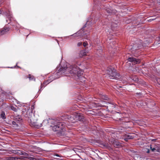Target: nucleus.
<instances>
[{
  "label": "nucleus",
  "mask_w": 160,
  "mask_h": 160,
  "mask_svg": "<svg viewBox=\"0 0 160 160\" xmlns=\"http://www.w3.org/2000/svg\"><path fill=\"white\" fill-rule=\"evenodd\" d=\"M11 108L12 110L14 111L17 112V109L16 108L12 106L11 107Z\"/></svg>",
  "instance_id": "obj_21"
},
{
  "label": "nucleus",
  "mask_w": 160,
  "mask_h": 160,
  "mask_svg": "<svg viewBox=\"0 0 160 160\" xmlns=\"http://www.w3.org/2000/svg\"><path fill=\"white\" fill-rule=\"evenodd\" d=\"M18 158L16 157H8L6 158L7 160H17Z\"/></svg>",
  "instance_id": "obj_13"
},
{
  "label": "nucleus",
  "mask_w": 160,
  "mask_h": 160,
  "mask_svg": "<svg viewBox=\"0 0 160 160\" xmlns=\"http://www.w3.org/2000/svg\"><path fill=\"white\" fill-rule=\"evenodd\" d=\"M22 120L20 116H18L17 118H15L14 121L12 122V124L15 126H18V123H19Z\"/></svg>",
  "instance_id": "obj_6"
},
{
  "label": "nucleus",
  "mask_w": 160,
  "mask_h": 160,
  "mask_svg": "<svg viewBox=\"0 0 160 160\" xmlns=\"http://www.w3.org/2000/svg\"><path fill=\"white\" fill-rule=\"evenodd\" d=\"M131 79L135 82L138 81V79L136 77H132L131 78Z\"/></svg>",
  "instance_id": "obj_18"
},
{
  "label": "nucleus",
  "mask_w": 160,
  "mask_h": 160,
  "mask_svg": "<svg viewBox=\"0 0 160 160\" xmlns=\"http://www.w3.org/2000/svg\"><path fill=\"white\" fill-rule=\"evenodd\" d=\"M28 158L31 160H34L35 159L34 158L31 157H28Z\"/></svg>",
  "instance_id": "obj_30"
},
{
  "label": "nucleus",
  "mask_w": 160,
  "mask_h": 160,
  "mask_svg": "<svg viewBox=\"0 0 160 160\" xmlns=\"http://www.w3.org/2000/svg\"><path fill=\"white\" fill-rule=\"evenodd\" d=\"M97 54H101L102 52V48L101 47H98V48L97 49Z\"/></svg>",
  "instance_id": "obj_11"
},
{
  "label": "nucleus",
  "mask_w": 160,
  "mask_h": 160,
  "mask_svg": "<svg viewBox=\"0 0 160 160\" xmlns=\"http://www.w3.org/2000/svg\"><path fill=\"white\" fill-rule=\"evenodd\" d=\"M135 137L134 134L130 133L128 134H126L125 135L124 140L127 141L128 139H132Z\"/></svg>",
  "instance_id": "obj_8"
},
{
  "label": "nucleus",
  "mask_w": 160,
  "mask_h": 160,
  "mask_svg": "<svg viewBox=\"0 0 160 160\" xmlns=\"http://www.w3.org/2000/svg\"><path fill=\"white\" fill-rule=\"evenodd\" d=\"M80 54L82 56H85L87 55V53L85 51L83 50L81 51Z\"/></svg>",
  "instance_id": "obj_16"
},
{
  "label": "nucleus",
  "mask_w": 160,
  "mask_h": 160,
  "mask_svg": "<svg viewBox=\"0 0 160 160\" xmlns=\"http://www.w3.org/2000/svg\"><path fill=\"white\" fill-rule=\"evenodd\" d=\"M73 118L76 120L82 121L84 118L83 115L79 113H75L74 114Z\"/></svg>",
  "instance_id": "obj_5"
},
{
  "label": "nucleus",
  "mask_w": 160,
  "mask_h": 160,
  "mask_svg": "<svg viewBox=\"0 0 160 160\" xmlns=\"http://www.w3.org/2000/svg\"><path fill=\"white\" fill-rule=\"evenodd\" d=\"M101 98L103 99L107 100L108 98V97L106 95H102L101 94Z\"/></svg>",
  "instance_id": "obj_17"
},
{
  "label": "nucleus",
  "mask_w": 160,
  "mask_h": 160,
  "mask_svg": "<svg viewBox=\"0 0 160 160\" xmlns=\"http://www.w3.org/2000/svg\"><path fill=\"white\" fill-rule=\"evenodd\" d=\"M9 30V28L8 27H5L1 31L0 33L1 35H2Z\"/></svg>",
  "instance_id": "obj_10"
},
{
  "label": "nucleus",
  "mask_w": 160,
  "mask_h": 160,
  "mask_svg": "<svg viewBox=\"0 0 160 160\" xmlns=\"http://www.w3.org/2000/svg\"><path fill=\"white\" fill-rule=\"evenodd\" d=\"M128 60L130 62H132L134 64H138L140 62L139 59H136L134 58H128Z\"/></svg>",
  "instance_id": "obj_7"
},
{
  "label": "nucleus",
  "mask_w": 160,
  "mask_h": 160,
  "mask_svg": "<svg viewBox=\"0 0 160 160\" xmlns=\"http://www.w3.org/2000/svg\"><path fill=\"white\" fill-rule=\"evenodd\" d=\"M150 148L152 150V151H154L155 149L154 148H152V145H151L150 146Z\"/></svg>",
  "instance_id": "obj_23"
},
{
  "label": "nucleus",
  "mask_w": 160,
  "mask_h": 160,
  "mask_svg": "<svg viewBox=\"0 0 160 160\" xmlns=\"http://www.w3.org/2000/svg\"><path fill=\"white\" fill-rule=\"evenodd\" d=\"M29 78L30 80H34V81H35V79L34 78L33 76H29Z\"/></svg>",
  "instance_id": "obj_22"
},
{
  "label": "nucleus",
  "mask_w": 160,
  "mask_h": 160,
  "mask_svg": "<svg viewBox=\"0 0 160 160\" xmlns=\"http://www.w3.org/2000/svg\"><path fill=\"white\" fill-rule=\"evenodd\" d=\"M147 152H149V150H148V151Z\"/></svg>",
  "instance_id": "obj_37"
},
{
  "label": "nucleus",
  "mask_w": 160,
  "mask_h": 160,
  "mask_svg": "<svg viewBox=\"0 0 160 160\" xmlns=\"http://www.w3.org/2000/svg\"><path fill=\"white\" fill-rule=\"evenodd\" d=\"M157 82L160 85V78H158L157 80Z\"/></svg>",
  "instance_id": "obj_27"
},
{
  "label": "nucleus",
  "mask_w": 160,
  "mask_h": 160,
  "mask_svg": "<svg viewBox=\"0 0 160 160\" xmlns=\"http://www.w3.org/2000/svg\"><path fill=\"white\" fill-rule=\"evenodd\" d=\"M85 27H86V26L85 25L84 27L81 29V30H80V31H78V32H77L76 33H75L74 34H73V35L74 36H76V35H78V36H84V37L85 38H86L87 39H88V38H87V37H88V35H86V36H85V34H83V35H82V34H80V33H82V31H83V28Z\"/></svg>",
  "instance_id": "obj_9"
},
{
  "label": "nucleus",
  "mask_w": 160,
  "mask_h": 160,
  "mask_svg": "<svg viewBox=\"0 0 160 160\" xmlns=\"http://www.w3.org/2000/svg\"><path fill=\"white\" fill-rule=\"evenodd\" d=\"M22 154L24 155H28V154L26 153H23Z\"/></svg>",
  "instance_id": "obj_31"
},
{
  "label": "nucleus",
  "mask_w": 160,
  "mask_h": 160,
  "mask_svg": "<svg viewBox=\"0 0 160 160\" xmlns=\"http://www.w3.org/2000/svg\"><path fill=\"white\" fill-rule=\"evenodd\" d=\"M55 156H58V157H60L59 155V154H56L55 155Z\"/></svg>",
  "instance_id": "obj_32"
},
{
  "label": "nucleus",
  "mask_w": 160,
  "mask_h": 160,
  "mask_svg": "<svg viewBox=\"0 0 160 160\" xmlns=\"http://www.w3.org/2000/svg\"><path fill=\"white\" fill-rule=\"evenodd\" d=\"M112 105H113V106H114V104H112ZM112 107H114V106H113Z\"/></svg>",
  "instance_id": "obj_36"
},
{
  "label": "nucleus",
  "mask_w": 160,
  "mask_h": 160,
  "mask_svg": "<svg viewBox=\"0 0 160 160\" xmlns=\"http://www.w3.org/2000/svg\"><path fill=\"white\" fill-rule=\"evenodd\" d=\"M6 15L8 17V18H11L12 17V13L10 12V11H8V12H7V14Z\"/></svg>",
  "instance_id": "obj_15"
},
{
  "label": "nucleus",
  "mask_w": 160,
  "mask_h": 160,
  "mask_svg": "<svg viewBox=\"0 0 160 160\" xmlns=\"http://www.w3.org/2000/svg\"><path fill=\"white\" fill-rule=\"evenodd\" d=\"M136 46L137 45L136 44L134 45L132 47V46H130L129 47V49L131 51V52L134 55V56L137 57V55H136V53L135 52L138 49H139L142 46V44H140L138 46H137V48L138 49L136 48Z\"/></svg>",
  "instance_id": "obj_4"
},
{
  "label": "nucleus",
  "mask_w": 160,
  "mask_h": 160,
  "mask_svg": "<svg viewBox=\"0 0 160 160\" xmlns=\"http://www.w3.org/2000/svg\"><path fill=\"white\" fill-rule=\"evenodd\" d=\"M1 13H2V12H1V11L0 10V14Z\"/></svg>",
  "instance_id": "obj_34"
},
{
  "label": "nucleus",
  "mask_w": 160,
  "mask_h": 160,
  "mask_svg": "<svg viewBox=\"0 0 160 160\" xmlns=\"http://www.w3.org/2000/svg\"><path fill=\"white\" fill-rule=\"evenodd\" d=\"M45 86H44V85L43 84H41V88H40V90H41V88L43 87H44Z\"/></svg>",
  "instance_id": "obj_29"
},
{
  "label": "nucleus",
  "mask_w": 160,
  "mask_h": 160,
  "mask_svg": "<svg viewBox=\"0 0 160 160\" xmlns=\"http://www.w3.org/2000/svg\"><path fill=\"white\" fill-rule=\"evenodd\" d=\"M155 19V18H151L150 19L148 20V22H151L152 21L154 20Z\"/></svg>",
  "instance_id": "obj_26"
},
{
  "label": "nucleus",
  "mask_w": 160,
  "mask_h": 160,
  "mask_svg": "<svg viewBox=\"0 0 160 160\" xmlns=\"http://www.w3.org/2000/svg\"><path fill=\"white\" fill-rule=\"evenodd\" d=\"M50 122L54 125L53 126H51L52 127V129L54 131H58L62 129V126L63 125L62 122H59L58 120H52L50 121Z\"/></svg>",
  "instance_id": "obj_3"
},
{
  "label": "nucleus",
  "mask_w": 160,
  "mask_h": 160,
  "mask_svg": "<svg viewBox=\"0 0 160 160\" xmlns=\"http://www.w3.org/2000/svg\"><path fill=\"white\" fill-rule=\"evenodd\" d=\"M116 113L117 114H118V113H119V112H116Z\"/></svg>",
  "instance_id": "obj_38"
},
{
  "label": "nucleus",
  "mask_w": 160,
  "mask_h": 160,
  "mask_svg": "<svg viewBox=\"0 0 160 160\" xmlns=\"http://www.w3.org/2000/svg\"><path fill=\"white\" fill-rule=\"evenodd\" d=\"M46 122L47 123H48V120H44V121H43V122L41 124H42V125L43 124L44 125L45 124H44V122Z\"/></svg>",
  "instance_id": "obj_24"
},
{
  "label": "nucleus",
  "mask_w": 160,
  "mask_h": 160,
  "mask_svg": "<svg viewBox=\"0 0 160 160\" xmlns=\"http://www.w3.org/2000/svg\"><path fill=\"white\" fill-rule=\"evenodd\" d=\"M83 74V71L77 66L71 65L67 62L62 66L56 73L57 75L61 74L62 75L74 76L76 79L81 78Z\"/></svg>",
  "instance_id": "obj_1"
},
{
  "label": "nucleus",
  "mask_w": 160,
  "mask_h": 160,
  "mask_svg": "<svg viewBox=\"0 0 160 160\" xmlns=\"http://www.w3.org/2000/svg\"><path fill=\"white\" fill-rule=\"evenodd\" d=\"M113 145L114 147L116 148H120L121 146V144L119 142L116 141L114 142Z\"/></svg>",
  "instance_id": "obj_12"
},
{
  "label": "nucleus",
  "mask_w": 160,
  "mask_h": 160,
  "mask_svg": "<svg viewBox=\"0 0 160 160\" xmlns=\"http://www.w3.org/2000/svg\"><path fill=\"white\" fill-rule=\"evenodd\" d=\"M109 48V49H111V48H110H110Z\"/></svg>",
  "instance_id": "obj_40"
},
{
  "label": "nucleus",
  "mask_w": 160,
  "mask_h": 160,
  "mask_svg": "<svg viewBox=\"0 0 160 160\" xmlns=\"http://www.w3.org/2000/svg\"><path fill=\"white\" fill-rule=\"evenodd\" d=\"M52 80H48L47 81H45L44 82L43 84H45L46 85L47 84H48L49 82L52 81Z\"/></svg>",
  "instance_id": "obj_20"
},
{
  "label": "nucleus",
  "mask_w": 160,
  "mask_h": 160,
  "mask_svg": "<svg viewBox=\"0 0 160 160\" xmlns=\"http://www.w3.org/2000/svg\"><path fill=\"white\" fill-rule=\"evenodd\" d=\"M60 76H58V77H57L56 78H59V77H60Z\"/></svg>",
  "instance_id": "obj_35"
},
{
  "label": "nucleus",
  "mask_w": 160,
  "mask_h": 160,
  "mask_svg": "<svg viewBox=\"0 0 160 160\" xmlns=\"http://www.w3.org/2000/svg\"><path fill=\"white\" fill-rule=\"evenodd\" d=\"M115 43V42H111L109 44H110V47H111V48H112V45H114Z\"/></svg>",
  "instance_id": "obj_19"
},
{
  "label": "nucleus",
  "mask_w": 160,
  "mask_h": 160,
  "mask_svg": "<svg viewBox=\"0 0 160 160\" xmlns=\"http://www.w3.org/2000/svg\"><path fill=\"white\" fill-rule=\"evenodd\" d=\"M87 45V43L86 42H84L83 43V46L84 47H86Z\"/></svg>",
  "instance_id": "obj_28"
},
{
  "label": "nucleus",
  "mask_w": 160,
  "mask_h": 160,
  "mask_svg": "<svg viewBox=\"0 0 160 160\" xmlns=\"http://www.w3.org/2000/svg\"><path fill=\"white\" fill-rule=\"evenodd\" d=\"M82 45V42H79L77 44V46L78 47H79Z\"/></svg>",
  "instance_id": "obj_25"
},
{
  "label": "nucleus",
  "mask_w": 160,
  "mask_h": 160,
  "mask_svg": "<svg viewBox=\"0 0 160 160\" xmlns=\"http://www.w3.org/2000/svg\"><path fill=\"white\" fill-rule=\"evenodd\" d=\"M0 117L2 118V119H5L6 117L5 116V113L3 112H2L0 114Z\"/></svg>",
  "instance_id": "obj_14"
},
{
  "label": "nucleus",
  "mask_w": 160,
  "mask_h": 160,
  "mask_svg": "<svg viewBox=\"0 0 160 160\" xmlns=\"http://www.w3.org/2000/svg\"><path fill=\"white\" fill-rule=\"evenodd\" d=\"M15 153H18V151H17V152L15 151Z\"/></svg>",
  "instance_id": "obj_33"
},
{
  "label": "nucleus",
  "mask_w": 160,
  "mask_h": 160,
  "mask_svg": "<svg viewBox=\"0 0 160 160\" xmlns=\"http://www.w3.org/2000/svg\"><path fill=\"white\" fill-rule=\"evenodd\" d=\"M106 73L108 75V77L111 79L117 78L119 76V74L116 72V70L112 67L108 68Z\"/></svg>",
  "instance_id": "obj_2"
},
{
  "label": "nucleus",
  "mask_w": 160,
  "mask_h": 160,
  "mask_svg": "<svg viewBox=\"0 0 160 160\" xmlns=\"http://www.w3.org/2000/svg\"><path fill=\"white\" fill-rule=\"evenodd\" d=\"M103 106H105V105H103Z\"/></svg>",
  "instance_id": "obj_39"
}]
</instances>
